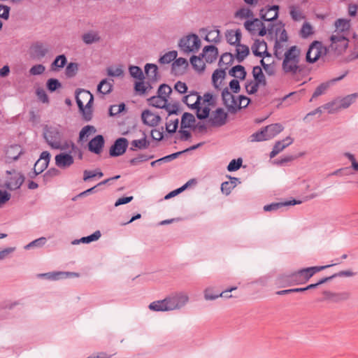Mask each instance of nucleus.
<instances>
[{"mask_svg": "<svg viewBox=\"0 0 358 358\" xmlns=\"http://www.w3.org/2000/svg\"><path fill=\"white\" fill-rule=\"evenodd\" d=\"M336 30L334 34H336L337 32L343 34H345V31H347L350 28V21L345 19H338L335 22Z\"/></svg>", "mask_w": 358, "mask_h": 358, "instance_id": "nucleus-32", "label": "nucleus"}, {"mask_svg": "<svg viewBox=\"0 0 358 358\" xmlns=\"http://www.w3.org/2000/svg\"><path fill=\"white\" fill-rule=\"evenodd\" d=\"M226 76L225 69H216L212 75V81L215 87L217 88V81L219 79L224 78Z\"/></svg>", "mask_w": 358, "mask_h": 358, "instance_id": "nucleus-52", "label": "nucleus"}, {"mask_svg": "<svg viewBox=\"0 0 358 358\" xmlns=\"http://www.w3.org/2000/svg\"><path fill=\"white\" fill-rule=\"evenodd\" d=\"M269 139L270 138L268 137V133L267 131H265L264 127H262L259 131L252 134L250 136L251 142H259Z\"/></svg>", "mask_w": 358, "mask_h": 358, "instance_id": "nucleus-38", "label": "nucleus"}, {"mask_svg": "<svg viewBox=\"0 0 358 358\" xmlns=\"http://www.w3.org/2000/svg\"><path fill=\"white\" fill-rule=\"evenodd\" d=\"M330 86V83H323L320 84L315 90L314 93L313 94V96L310 99V101H313V99L321 96L325 93V92L328 90V88Z\"/></svg>", "mask_w": 358, "mask_h": 358, "instance_id": "nucleus-49", "label": "nucleus"}, {"mask_svg": "<svg viewBox=\"0 0 358 358\" xmlns=\"http://www.w3.org/2000/svg\"><path fill=\"white\" fill-rule=\"evenodd\" d=\"M253 16L252 11L248 8H241L235 13V17L240 19L250 18Z\"/></svg>", "mask_w": 358, "mask_h": 358, "instance_id": "nucleus-51", "label": "nucleus"}, {"mask_svg": "<svg viewBox=\"0 0 358 358\" xmlns=\"http://www.w3.org/2000/svg\"><path fill=\"white\" fill-rule=\"evenodd\" d=\"M243 159L238 158L237 159H232L227 166V170L229 171H235L238 170L242 166Z\"/></svg>", "mask_w": 358, "mask_h": 358, "instance_id": "nucleus-62", "label": "nucleus"}, {"mask_svg": "<svg viewBox=\"0 0 358 358\" xmlns=\"http://www.w3.org/2000/svg\"><path fill=\"white\" fill-rule=\"evenodd\" d=\"M144 69L149 82L154 83L158 80V67L156 64H146Z\"/></svg>", "mask_w": 358, "mask_h": 358, "instance_id": "nucleus-21", "label": "nucleus"}, {"mask_svg": "<svg viewBox=\"0 0 358 358\" xmlns=\"http://www.w3.org/2000/svg\"><path fill=\"white\" fill-rule=\"evenodd\" d=\"M78 71V65L77 63L71 62L69 63L65 69V74L68 78L74 77Z\"/></svg>", "mask_w": 358, "mask_h": 358, "instance_id": "nucleus-50", "label": "nucleus"}, {"mask_svg": "<svg viewBox=\"0 0 358 358\" xmlns=\"http://www.w3.org/2000/svg\"><path fill=\"white\" fill-rule=\"evenodd\" d=\"M313 27L308 22H305L300 31V35L302 38H306L313 34Z\"/></svg>", "mask_w": 358, "mask_h": 358, "instance_id": "nucleus-56", "label": "nucleus"}, {"mask_svg": "<svg viewBox=\"0 0 358 358\" xmlns=\"http://www.w3.org/2000/svg\"><path fill=\"white\" fill-rule=\"evenodd\" d=\"M222 99L223 104L227 108L230 113H236V99L235 96L225 87L222 92Z\"/></svg>", "mask_w": 358, "mask_h": 358, "instance_id": "nucleus-13", "label": "nucleus"}, {"mask_svg": "<svg viewBox=\"0 0 358 358\" xmlns=\"http://www.w3.org/2000/svg\"><path fill=\"white\" fill-rule=\"evenodd\" d=\"M46 86L50 92H55L56 90L62 87L61 83L56 78H50L47 80Z\"/></svg>", "mask_w": 358, "mask_h": 358, "instance_id": "nucleus-53", "label": "nucleus"}, {"mask_svg": "<svg viewBox=\"0 0 358 358\" xmlns=\"http://www.w3.org/2000/svg\"><path fill=\"white\" fill-rule=\"evenodd\" d=\"M227 117L228 115L224 109L218 108L211 113L208 122L213 127H222L226 124Z\"/></svg>", "mask_w": 358, "mask_h": 358, "instance_id": "nucleus-8", "label": "nucleus"}, {"mask_svg": "<svg viewBox=\"0 0 358 358\" xmlns=\"http://www.w3.org/2000/svg\"><path fill=\"white\" fill-rule=\"evenodd\" d=\"M263 26V22L257 18L252 20H247L244 23V27L250 33L255 34L258 30L259 27Z\"/></svg>", "mask_w": 358, "mask_h": 358, "instance_id": "nucleus-30", "label": "nucleus"}, {"mask_svg": "<svg viewBox=\"0 0 358 358\" xmlns=\"http://www.w3.org/2000/svg\"><path fill=\"white\" fill-rule=\"evenodd\" d=\"M259 85H262L257 82L247 80L245 83V90L249 94H253L257 92Z\"/></svg>", "mask_w": 358, "mask_h": 358, "instance_id": "nucleus-55", "label": "nucleus"}, {"mask_svg": "<svg viewBox=\"0 0 358 358\" xmlns=\"http://www.w3.org/2000/svg\"><path fill=\"white\" fill-rule=\"evenodd\" d=\"M177 55L176 50L169 51L159 58V62L162 64H169L176 59Z\"/></svg>", "mask_w": 358, "mask_h": 358, "instance_id": "nucleus-46", "label": "nucleus"}, {"mask_svg": "<svg viewBox=\"0 0 358 358\" xmlns=\"http://www.w3.org/2000/svg\"><path fill=\"white\" fill-rule=\"evenodd\" d=\"M201 99V97L197 92H191L183 97L182 101L190 108L195 109L200 105Z\"/></svg>", "mask_w": 358, "mask_h": 358, "instance_id": "nucleus-19", "label": "nucleus"}, {"mask_svg": "<svg viewBox=\"0 0 358 358\" xmlns=\"http://www.w3.org/2000/svg\"><path fill=\"white\" fill-rule=\"evenodd\" d=\"M93 100V95L89 91L82 89L76 91V103L83 120L86 122L90 121L92 118Z\"/></svg>", "mask_w": 358, "mask_h": 358, "instance_id": "nucleus-3", "label": "nucleus"}, {"mask_svg": "<svg viewBox=\"0 0 358 358\" xmlns=\"http://www.w3.org/2000/svg\"><path fill=\"white\" fill-rule=\"evenodd\" d=\"M187 295L179 293L168 296L163 300L156 301L149 305L153 311H169L183 307L188 301Z\"/></svg>", "mask_w": 358, "mask_h": 358, "instance_id": "nucleus-2", "label": "nucleus"}, {"mask_svg": "<svg viewBox=\"0 0 358 358\" xmlns=\"http://www.w3.org/2000/svg\"><path fill=\"white\" fill-rule=\"evenodd\" d=\"M229 74L234 78L240 80H244L246 77L247 73L243 66L236 65L233 66L229 71Z\"/></svg>", "mask_w": 358, "mask_h": 358, "instance_id": "nucleus-27", "label": "nucleus"}, {"mask_svg": "<svg viewBox=\"0 0 358 358\" xmlns=\"http://www.w3.org/2000/svg\"><path fill=\"white\" fill-rule=\"evenodd\" d=\"M125 109V104L122 103L119 105L111 106L109 108V115L115 116L122 113Z\"/></svg>", "mask_w": 358, "mask_h": 358, "instance_id": "nucleus-60", "label": "nucleus"}, {"mask_svg": "<svg viewBox=\"0 0 358 358\" xmlns=\"http://www.w3.org/2000/svg\"><path fill=\"white\" fill-rule=\"evenodd\" d=\"M141 118L145 124L151 127L157 126L161 121V117L159 115H156L149 110H145L142 113Z\"/></svg>", "mask_w": 358, "mask_h": 358, "instance_id": "nucleus-15", "label": "nucleus"}, {"mask_svg": "<svg viewBox=\"0 0 358 358\" xmlns=\"http://www.w3.org/2000/svg\"><path fill=\"white\" fill-rule=\"evenodd\" d=\"M82 40L85 44L91 45L99 42L101 37L98 31L92 30L83 34Z\"/></svg>", "mask_w": 358, "mask_h": 358, "instance_id": "nucleus-23", "label": "nucleus"}, {"mask_svg": "<svg viewBox=\"0 0 358 358\" xmlns=\"http://www.w3.org/2000/svg\"><path fill=\"white\" fill-rule=\"evenodd\" d=\"M195 122V117L192 113H185L181 119V129L192 128Z\"/></svg>", "mask_w": 358, "mask_h": 358, "instance_id": "nucleus-33", "label": "nucleus"}, {"mask_svg": "<svg viewBox=\"0 0 358 358\" xmlns=\"http://www.w3.org/2000/svg\"><path fill=\"white\" fill-rule=\"evenodd\" d=\"M73 162V157L69 154L60 153L55 156V164L61 169L68 168L71 166Z\"/></svg>", "mask_w": 358, "mask_h": 358, "instance_id": "nucleus-14", "label": "nucleus"}, {"mask_svg": "<svg viewBox=\"0 0 358 358\" xmlns=\"http://www.w3.org/2000/svg\"><path fill=\"white\" fill-rule=\"evenodd\" d=\"M236 287H232L229 289H227L220 293H217L215 295H210V292L211 291V288H207L204 291V298L206 300H215L217 299L218 297H223V298H231L232 296L229 294V292H232L233 290L236 289Z\"/></svg>", "mask_w": 358, "mask_h": 358, "instance_id": "nucleus-20", "label": "nucleus"}, {"mask_svg": "<svg viewBox=\"0 0 358 358\" xmlns=\"http://www.w3.org/2000/svg\"><path fill=\"white\" fill-rule=\"evenodd\" d=\"M22 154V148L17 144L10 145L6 152V157L12 160H17Z\"/></svg>", "mask_w": 358, "mask_h": 358, "instance_id": "nucleus-24", "label": "nucleus"}, {"mask_svg": "<svg viewBox=\"0 0 358 358\" xmlns=\"http://www.w3.org/2000/svg\"><path fill=\"white\" fill-rule=\"evenodd\" d=\"M178 46L184 52H196L201 46V41L197 35L192 34L180 38Z\"/></svg>", "mask_w": 358, "mask_h": 358, "instance_id": "nucleus-4", "label": "nucleus"}, {"mask_svg": "<svg viewBox=\"0 0 358 358\" xmlns=\"http://www.w3.org/2000/svg\"><path fill=\"white\" fill-rule=\"evenodd\" d=\"M113 84L107 80H102L97 86V91L103 94H108L112 91Z\"/></svg>", "mask_w": 358, "mask_h": 358, "instance_id": "nucleus-42", "label": "nucleus"}, {"mask_svg": "<svg viewBox=\"0 0 358 358\" xmlns=\"http://www.w3.org/2000/svg\"><path fill=\"white\" fill-rule=\"evenodd\" d=\"M45 138L50 146L58 150H65L67 146L62 145V134L57 128H50L45 133ZM66 145L67 144L66 143Z\"/></svg>", "mask_w": 358, "mask_h": 358, "instance_id": "nucleus-5", "label": "nucleus"}, {"mask_svg": "<svg viewBox=\"0 0 358 358\" xmlns=\"http://www.w3.org/2000/svg\"><path fill=\"white\" fill-rule=\"evenodd\" d=\"M250 102V99L244 95L238 96V101L236 100V112L241 108H246Z\"/></svg>", "mask_w": 358, "mask_h": 358, "instance_id": "nucleus-54", "label": "nucleus"}, {"mask_svg": "<svg viewBox=\"0 0 358 358\" xmlns=\"http://www.w3.org/2000/svg\"><path fill=\"white\" fill-rule=\"evenodd\" d=\"M283 129V126L279 123L271 124L270 125L264 127V130L265 131H267L268 137L270 138V139L274 138L276 135L280 134Z\"/></svg>", "mask_w": 358, "mask_h": 358, "instance_id": "nucleus-26", "label": "nucleus"}, {"mask_svg": "<svg viewBox=\"0 0 358 358\" xmlns=\"http://www.w3.org/2000/svg\"><path fill=\"white\" fill-rule=\"evenodd\" d=\"M301 203L300 201L296 200H292L289 202H285V203H272L271 204H268L264 206V211H274L277 210L280 208L287 206V205H295Z\"/></svg>", "mask_w": 358, "mask_h": 358, "instance_id": "nucleus-31", "label": "nucleus"}, {"mask_svg": "<svg viewBox=\"0 0 358 358\" xmlns=\"http://www.w3.org/2000/svg\"><path fill=\"white\" fill-rule=\"evenodd\" d=\"M172 92V89L166 84H162L159 86L157 94L159 96H163V98L167 99Z\"/></svg>", "mask_w": 358, "mask_h": 358, "instance_id": "nucleus-57", "label": "nucleus"}, {"mask_svg": "<svg viewBox=\"0 0 358 358\" xmlns=\"http://www.w3.org/2000/svg\"><path fill=\"white\" fill-rule=\"evenodd\" d=\"M293 143V139L291 137H287L282 141H277L273 148L275 149L279 153L282 151L285 148Z\"/></svg>", "mask_w": 358, "mask_h": 358, "instance_id": "nucleus-48", "label": "nucleus"}, {"mask_svg": "<svg viewBox=\"0 0 358 358\" xmlns=\"http://www.w3.org/2000/svg\"><path fill=\"white\" fill-rule=\"evenodd\" d=\"M330 40L331 41V48L336 50L338 52L345 51L348 46V39L345 34L338 32L333 34L330 37Z\"/></svg>", "mask_w": 358, "mask_h": 358, "instance_id": "nucleus-6", "label": "nucleus"}, {"mask_svg": "<svg viewBox=\"0 0 358 358\" xmlns=\"http://www.w3.org/2000/svg\"><path fill=\"white\" fill-rule=\"evenodd\" d=\"M283 281L289 285H300L306 282L308 278L303 273V268L283 276Z\"/></svg>", "mask_w": 358, "mask_h": 358, "instance_id": "nucleus-9", "label": "nucleus"}, {"mask_svg": "<svg viewBox=\"0 0 358 358\" xmlns=\"http://www.w3.org/2000/svg\"><path fill=\"white\" fill-rule=\"evenodd\" d=\"M190 63L193 68L197 71H203L205 69V63L203 57L192 56L190 58Z\"/></svg>", "mask_w": 358, "mask_h": 358, "instance_id": "nucleus-41", "label": "nucleus"}, {"mask_svg": "<svg viewBox=\"0 0 358 358\" xmlns=\"http://www.w3.org/2000/svg\"><path fill=\"white\" fill-rule=\"evenodd\" d=\"M324 295L326 299L331 300L334 302H338L341 301H345L350 298V294L348 292H341V293H334L329 291L324 292Z\"/></svg>", "mask_w": 358, "mask_h": 358, "instance_id": "nucleus-22", "label": "nucleus"}, {"mask_svg": "<svg viewBox=\"0 0 358 358\" xmlns=\"http://www.w3.org/2000/svg\"><path fill=\"white\" fill-rule=\"evenodd\" d=\"M50 159V155L48 151H43L40 156V158L36 161L34 164L35 170L38 173H42L48 166Z\"/></svg>", "mask_w": 358, "mask_h": 358, "instance_id": "nucleus-17", "label": "nucleus"}, {"mask_svg": "<svg viewBox=\"0 0 358 358\" xmlns=\"http://www.w3.org/2000/svg\"><path fill=\"white\" fill-rule=\"evenodd\" d=\"M150 105L159 108H164L166 106V104L168 103V99L163 98V96H153L150 99H148Z\"/></svg>", "mask_w": 358, "mask_h": 358, "instance_id": "nucleus-36", "label": "nucleus"}, {"mask_svg": "<svg viewBox=\"0 0 358 358\" xmlns=\"http://www.w3.org/2000/svg\"><path fill=\"white\" fill-rule=\"evenodd\" d=\"M131 150H136V148L143 150L146 149L149 147L150 142L147 141L146 137L145 136L141 139L133 140L131 143Z\"/></svg>", "mask_w": 358, "mask_h": 358, "instance_id": "nucleus-40", "label": "nucleus"}, {"mask_svg": "<svg viewBox=\"0 0 358 358\" xmlns=\"http://www.w3.org/2000/svg\"><path fill=\"white\" fill-rule=\"evenodd\" d=\"M252 75L255 79V82H257L263 86L266 85L265 76L264 75L262 69L260 66H256L253 67Z\"/></svg>", "mask_w": 358, "mask_h": 358, "instance_id": "nucleus-34", "label": "nucleus"}, {"mask_svg": "<svg viewBox=\"0 0 358 358\" xmlns=\"http://www.w3.org/2000/svg\"><path fill=\"white\" fill-rule=\"evenodd\" d=\"M321 43L318 41L313 42L309 47L306 53V61L309 63L315 62L322 53Z\"/></svg>", "mask_w": 358, "mask_h": 358, "instance_id": "nucleus-12", "label": "nucleus"}, {"mask_svg": "<svg viewBox=\"0 0 358 358\" xmlns=\"http://www.w3.org/2000/svg\"><path fill=\"white\" fill-rule=\"evenodd\" d=\"M104 145V138L102 135H97L88 144L89 150L95 154L101 153Z\"/></svg>", "mask_w": 358, "mask_h": 358, "instance_id": "nucleus-16", "label": "nucleus"}, {"mask_svg": "<svg viewBox=\"0 0 358 358\" xmlns=\"http://www.w3.org/2000/svg\"><path fill=\"white\" fill-rule=\"evenodd\" d=\"M196 109V117L199 120H204L207 118L209 116L210 114V108L208 106H205L204 108H201L198 106V108Z\"/></svg>", "mask_w": 358, "mask_h": 358, "instance_id": "nucleus-61", "label": "nucleus"}, {"mask_svg": "<svg viewBox=\"0 0 358 358\" xmlns=\"http://www.w3.org/2000/svg\"><path fill=\"white\" fill-rule=\"evenodd\" d=\"M139 81L136 82L134 85V90L139 95H143L146 93V87L148 85L150 88H152L150 82L144 81V80H138Z\"/></svg>", "mask_w": 358, "mask_h": 358, "instance_id": "nucleus-44", "label": "nucleus"}, {"mask_svg": "<svg viewBox=\"0 0 358 358\" xmlns=\"http://www.w3.org/2000/svg\"><path fill=\"white\" fill-rule=\"evenodd\" d=\"M279 8L278 5L262 8L259 11L260 17L264 21L272 22L278 18Z\"/></svg>", "mask_w": 358, "mask_h": 358, "instance_id": "nucleus-11", "label": "nucleus"}, {"mask_svg": "<svg viewBox=\"0 0 358 358\" xmlns=\"http://www.w3.org/2000/svg\"><path fill=\"white\" fill-rule=\"evenodd\" d=\"M205 40L210 42H220V31L218 29H215L209 31L206 35Z\"/></svg>", "mask_w": 358, "mask_h": 358, "instance_id": "nucleus-59", "label": "nucleus"}, {"mask_svg": "<svg viewBox=\"0 0 358 358\" xmlns=\"http://www.w3.org/2000/svg\"><path fill=\"white\" fill-rule=\"evenodd\" d=\"M336 264H332L330 265H326V266H312V267H308L303 268V273L306 274V278H308V280L313 276L314 274L316 273L322 271L327 268H329L330 266H334Z\"/></svg>", "mask_w": 358, "mask_h": 358, "instance_id": "nucleus-37", "label": "nucleus"}, {"mask_svg": "<svg viewBox=\"0 0 358 358\" xmlns=\"http://www.w3.org/2000/svg\"><path fill=\"white\" fill-rule=\"evenodd\" d=\"M128 144L129 142L127 138H117L110 148V155L111 157H118L123 155L127 150Z\"/></svg>", "mask_w": 358, "mask_h": 358, "instance_id": "nucleus-10", "label": "nucleus"}, {"mask_svg": "<svg viewBox=\"0 0 358 358\" xmlns=\"http://www.w3.org/2000/svg\"><path fill=\"white\" fill-rule=\"evenodd\" d=\"M49 52L46 45L42 42L38 41L31 45L29 50L30 57L36 60L43 59Z\"/></svg>", "mask_w": 358, "mask_h": 358, "instance_id": "nucleus-7", "label": "nucleus"}, {"mask_svg": "<svg viewBox=\"0 0 358 358\" xmlns=\"http://www.w3.org/2000/svg\"><path fill=\"white\" fill-rule=\"evenodd\" d=\"M129 72L131 77L138 80H144L145 76L142 69L138 66H130Z\"/></svg>", "mask_w": 358, "mask_h": 358, "instance_id": "nucleus-47", "label": "nucleus"}, {"mask_svg": "<svg viewBox=\"0 0 358 358\" xmlns=\"http://www.w3.org/2000/svg\"><path fill=\"white\" fill-rule=\"evenodd\" d=\"M101 232L99 231H96L92 234L83 237L79 239V241H81L82 243H90L92 241H97L101 237Z\"/></svg>", "mask_w": 358, "mask_h": 358, "instance_id": "nucleus-58", "label": "nucleus"}, {"mask_svg": "<svg viewBox=\"0 0 358 358\" xmlns=\"http://www.w3.org/2000/svg\"><path fill=\"white\" fill-rule=\"evenodd\" d=\"M218 55V50L214 45H208L204 47L203 50L202 57L208 63H213L217 59Z\"/></svg>", "mask_w": 358, "mask_h": 358, "instance_id": "nucleus-18", "label": "nucleus"}, {"mask_svg": "<svg viewBox=\"0 0 358 358\" xmlns=\"http://www.w3.org/2000/svg\"><path fill=\"white\" fill-rule=\"evenodd\" d=\"M289 14L294 21H300L305 18L301 8L298 6L292 5L289 7Z\"/></svg>", "mask_w": 358, "mask_h": 358, "instance_id": "nucleus-39", "label": "nucleus"}, {"mask_svg": "<svg viewBox=\"0 0 358 358\" xmlns=\"http://www.w3.org/2000/svg\"><path fill=\"white\" fill-rule=\"evenodd\" d=\"M92 131H95V129L93 126L91 125H87L85 126L79 134V139L80 141H84L85 138L88 137Z\"/></svg>", "mask_w": 358, "mask_h": 358, "instance_id": "nucleus-63", "label": "nucleus"}, {"mask_svg": "<svg viewBox=\"0 0 358 358\" xmlns=\"http://www.w3.org/2000/svg\"><path fill=\"white\" fill-rule=\"evenodd\" d=\"M285 45L282 43V42H280V41H278V38H276L274 44V56L276 57L277 59L281 60L283 57L284 53H285Z\"/></svg>", "mask_w": 358, "mask_h": 358, "instance_id": "nucleus-43", "label": "nucleus"}, {"mask_svg": "<svg viewBox=\"0 0 358 358\" xmlns=\"http://www.w3.org/2000/svg\"><path fill=\"white\" fill-rule=\"evenodd\" d=\"M178 118H176L174 120H169L166 123V131L169 132V133H175L177 130V128H178Z\"/></svg>", "mask_w": 358, "mask_h": 358, "instance_id": "nucleus-64", "label": "nucleus"}, {"mask_svg": "<svg viewBox=\"0 0 358 358\" xmlns=\"http://www.w3.org/2000/svg\"><path fill=\"white\" fill-rule=\"evenodd\" d=\"M67 63V59L64 55H60L55 57L50 65V69L53 71H57L63 68Z\"/></svg>", "mask_w": 358, "mask_h": 358, "instance_id": "nucleus-28", "label": "nucleus"}, {"mask_svg": "<svg viewBox=\"0 0 358 358\" xmlns=\"http://www.w3.org/2000/svg\"><path fill=\"white\" fill-rule=\"evenodd\" d=\"M301 50L296 46L289 47L284 53L282 70L285 74L296 75L303 71V67L300 64Z\"/></svg>", "mask_w": 358, "mask_h": 358, "instance_id": "nucleus-1", "label": "nucleus"}, {"mask_svg": "<svg viewBox=\"0 0 358 358\" xmlns=\"http://www.w3.org/2000/svg\"><path fill=\"white\" fill-rule=\"evenodd\" d=\"M234 62V55L229 52L224 53L219 61L220 66H225L224 69L228 68V66L231 65Z\"/></svg>", "mask_w": 358, "mask_h": 358, "instance_id": "nucleus-45", "label": "nucleus"}, {"mask_svg": "<svg viewBox=\"0 0 358 358\" xmlns=\"http://www.w3.org/2000/svg\"><path fill=\"white\" fill-rule=\"evenodd\" d=\"M358 98V92L345 96L343 98H339V107L341 109L349 108Z\"/></svg>", "mask_w": 358, "mask_h": 358, "instance_id": "nucleus-25", "label": "nucleus"}, {"mask_svg": "<svg viewBox=\"0 0 358 358\" xmlns=\"http://www.w3.org/2000/svg\"><path fill=\"white\" fill-rule=\"evenodd\" d=\"M249 53L250 50L247 45L240 43L237 45L236 57L238 62H242Z\"/></svg>", "mask_w": 358, "mask_h": 358, "instance_id": "nucleus-35", "label": "nucleus"}, {"mask_svg": "<svg viewBox=\"0 0 358 358\" xmlns=\"http://www.w3.org/2000/svg\"><path fill=\"white\" fill-rule=\"evenodd\" d=\"M226 38L227 42L231 45H238L240 43L241 39V33L239 30L228 31L226 34Z\"/></svg>", "mask_w": 358, "mask_h": 358, "instance_id": "nucleus-29", "label": "nucleus"}]
</instances>
